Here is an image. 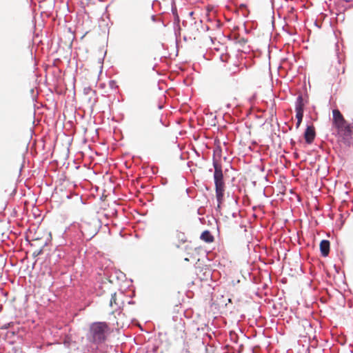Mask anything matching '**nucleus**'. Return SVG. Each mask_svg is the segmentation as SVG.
Listing matches in <instances>:
<instances>
[{
	"label": "nucleus",
	"mask_w": 353,
	"mask_h": 353,
	"mask_svg": "<svg viewBox=\"0 0 353 353\" xmlns=\"http://www.w3.org/2000/svg\"><path fill=\"white\" fill-rule=\"evenodd\" d=\"M304 138L307 143H311L315 138V131L312 126H307L305 133Z\"/></svg>",
	"instance_id": "nucleus-7"
},
{
	"label": "nucleus",
	"mask_w": 353,
	"mask_h": 353,
	"mask_svg": "<svg viewBox=\"0 0 353 353\" xmlns=\"http://www.w3.org/2000/svg\"><path fill=\"white\" fill-rule=\"evenodd\" d=\"M304 112H296V118L299 123L302 122Z\"/></svg>",
	"instance_id": "nucleus-13"
},
{
	"label": "nucleus",
	"mask_w": 353,
	"mask_h": 353,
	"mask_svg": "<svg viewBox=\"0 0 353 353\" xmlns=\"http://www.w3.org/2000/svg\"><path fill=\"white\" fill-rule=\"evenodd\" d=\"M305 103L301 94H299L295 101V112H304Z\"/></svg>",
	"instance_id": "nucleus-9"
},
{
	"label": "nucleus",
	"mask_w": 353,
	"mask_h": 353,
	"mask_svg": "<svg viewBox=\"0 0 353 353\" xmlns=\"http://www.w3.org/2000/svg\"><path fill=\"white\" fill-rule=\"evenodd\" d=\"M330 241L327 240H323L320 243V250L323 256H327L330 252Z\"/></svg>",
	"instance_id": "nucleus-8"
},
{
	"label": "nucleus",
	"mask_w": 353,
	"mask_h": 353,
	"mask_svg": "<svg viewBox=\"0 0 353 353\" xmlns=\"http://www.w3.org/2000/svg\"><path fill=\"white\" fill-rule=\"evenodd\" d=\"M78 224L82 236L85 241H90L98 232L97 226L93 221H81Z\"/></svg>",
	"instance_id": "nucleus-4"
},
{
	"label": "nucleus",
	"mask_w": 353,
	"mask_h": 353,
	"mask_svg": "<svg viewBox=\"0 0 353 353\" xmlns=\"http://www.w3.org/2000/svg\"><path fill=\"white\" fill-rule=\"evenodd\" d=\"M12 353H24L22 348L20 347L14 346L12 348Z\"/></svg>",
	"instance_id": "nucleus-14"
},
{
	"label": "nucleus",
	"mask_w": 353,
	"mask_h": 353,
	"mask_svg": "<svg viewBox=\"0 0 353 353\" xmlns=\"http://www.w3.org/2000/svg\"><path fill=\"white\" fill-rule=\"evenodd\" d=\"M201 239L206 243H211L214 241V236L208 230L202 232L200 236Z\"/></svg>",
	"instance_id": "nucleus-10"
},
{
	"label": "nucleus",
	"mask_w": 353,
	"mask_h": 353,
	"mask_svg": "<svg viewBox=\"0 0 353 353\" xmlns=\"http://www.w3.org/2000/svg\"><path fill=\"white\" fill-rule=\"evenodd\" d=\"M108 330V325L105 322H96L92 323L90 329L92 341L97 344L104 342Z\"/></svg>",
	"instance_id": "nucleus-3"
},
{
	"label": "nucleus",
	"mask_w": 353,
	"mask_h": 353,
	"mask_svg": "<svg viewBox=\"0 0 353 353\" xmlns=\"http://www.w3.org/2000/svg\"><path fill=\"white\" fill-rule=\"evenodd\" d=\"M332 115H333V123L334 126L340 125L341 124L345 123L347 122L342 114L340 112V111L337 109L333 110L332 111Z\"/></svg>",
	"instance_id": "nucleus-6"
},
{
	"label": "nucleus",
	"mask_w": 353,
	"mask_h": 353,
	"mask_svg": "<svg viewBox=\"0 0 353 353\" xmlns=\"http://www.w3.org/2000/svg\"><path fill=\"white\" fill-rule=\"evenodd\" d=\"M352 128L353 126L347 122L336 126L338 134L347 142L352 139Z\"/></svg>",
	"instance_id": "nucleus-5"
},
{
	"label": "nucleus",
	"mask_w": 353,
	"mask_h": 353,
	"mask_svg": "<svg viewBox=\"0 0 353 353\" xmlns=\"http://www.w3.org/2000/svg\"><path fill=\"white\" fill-rule=\"evenodd\" d=\"M110 83V86L112 88H114V87L116 86V85H115L116 83H115V81H110V83Z\"/></svg>",
	"instance_id": "nucleus-15"
},
{
	"label": "nucleus",
	"mask_w": 353,
	"mask_h": 353,
	"mask_svg": "<svg viewBox=\"0 0 353 353\" xmlns=\"http://www.w3.org/2000/svg\"><path fill=\"white\" fill-rule=\"evenodd\" d=\"M171 10H172V13L174 16V21L179 23L180 19H179V14L177 12V8H176V4H175V2L174 0H171Z\"/></svg>",
	"instance_id": "nucleus-11"
},
{
	"label": "nucleus",
	"mask_w": 353,
	"mask_h": 353,
	"mask_svg": "<svg viewBox=\"0 0 353 353\" xmlns=\"http://www.w3.org/2000/svg\"><path fill=\"white\" fill-rule=\"evenodd\" d=\"M65 244L71 247L80 245L85 241L78 223L74 222L65 228L62 235Z\"/></svg>",
	"instance_id": "nucleus-2"
},
{
	"label": "nucleus",
	"mask_w": 353,
	"mask_h": 353,
	"mask_svg": "<svg viewBox=\"0 0 353 353\" xmlns=\"http://www.w3.org/2000/svg\"><path fill=\"white\" fill-rule=\"evenodd\" d=\"M301 123H299V121H297L296 124V128H299V126H300V125H301Z\"/></svg>",
	"instance_id": "nucleus-16"
},
{
	"label": "nucleus",
	"mask_w": 353,
	"mask_h": 353,
	"mask_svg": "<svg viewBox=\"0 0 353 353\" xmlns=\"http://www.w3.org/2000/svg\"><path fill=\"white\" fill-rule=\"evenodd\" d=\"M212 164L214 169L213 179L215 185L216 199L217 201L216 210H219L221 209V204L224 201L225 183L224 181L221 163L215 157H213Z\"/></svg>",
	"instance_id": "nucleus-1"
},
{
	"label": "nucleus",
	"mask_w": 353,
	"mask_h": 353,
	"mask_svg": "<svg viewBox=\"0 0 353 353\" xmlns=\"http://www.w3.org/2000/svg\"><path fill=\"white\" fill-rule=\"evenodd\" d=\"M198 214H202L199 209L198 210Z\"/></svg>",
	"instance_id": "nucleus-17"
},
{
	"label": "nucleus",
	"mask_w": 353,
	"mask_h": 353,
	"mask_svg": "<svg viewBox=\"0 0 353 353\" xmlns=\"http://www.w3.org/2000/svg\"><path fill=\"white\" fill-rule=\"evenodd\" d=\"M110 305L111 307H113L115 305L117 307H119V303L117 302V295L116 293L112 294V297L110 299Z\"/></svg>",
	"instance_id": "nucleus-12"
}]
</instances>
